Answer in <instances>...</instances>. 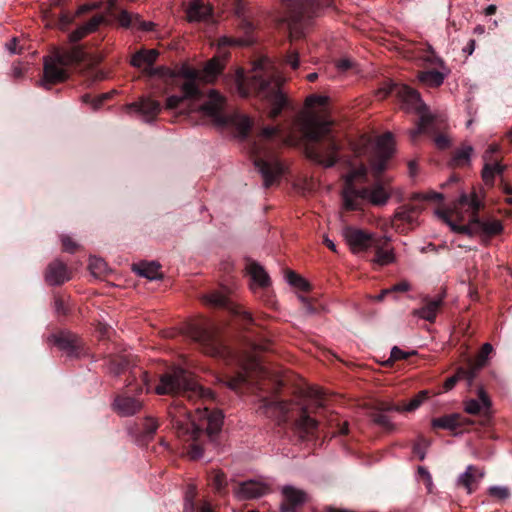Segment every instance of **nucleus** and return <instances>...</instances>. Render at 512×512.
Returning a JSON list of instances; mask_svg holds the SVG:
<instances>
[{
  "mask_svg": "<svg viewBox=\"0 0 512 512\" xmlns=\"http://www.w3.org/2000/svg\"><path fill=\"white\" fill-rule=\"evenodd\" d=\"M155 392L174 398L167 411L171 426L178 438L191 442L192 457H201L203 449L197 441L203 435L213 440L223 425L222 411L212 407L214 393L181 367L160 375Z\"/></svg>",
  "mask_w": 512,
  "mask_h": 512,
  "instance_id": "nucleus-1",
  "label": "nucleus"
},
{
  "mask_svg": "<svg viewBox=\"0 0 512 512\" xmlns=\"http://www.w3.org/2000/svg\"><path fill=\"white\" fill-rule=\"evenodd\" d=\"M159 56L155 49H141L133 54L131 65L141 69L142 73L150 78H160L167 85H176L180 79L185 81L181 84V95H171L166 100L167 109H178L187 100L199 101L204 98V92L198 85L199 81L206 83L214 82L223 72L224 64L218 59L209 60L202 71L183 64L177 70L165 66L154 67Z\"/></svg>",
  "mask_w": 512,
  "mask_h": 512,
  "instance_id": "nucleus-2",
  "label": "nucleus"
},
{
  "mask_svg": "<svg viewBox=\"0 0 512 512\" xmlns=\"http://www.w3.org/2000/svg\"><path fill=\"white\" fill-rule=\"evenodd\" d=\"M235 82L240 96L255 99L271 119L278 118L283 110L290 108V100L282 91L285 78L266 60L256 63L247 75L238 70Z\"/></svg>",
  "mask_w": 512,
  "mask_h": 512,
  "instance_id": "nucleus-3",
  "label": "nucleus"
},
{
  "mask_svg": "<svg viewBox=\"0 0 512 512\" xmlns=\"http://www.w3.org/2000/svg\"><path fill=\"white\" fill-rule=\"evenodd\" d=\"M483 206V202L476 193L471 195L463 193L454 209H437L435 213L450 226L452 231L460 234L481 235L488 238L501 234L503 225L499 220L479 216Z\"/></svg>",
  "mask_w": 512,
  "mask_h": 512,
  "instance_id": "nucleus-4",
  "label": "nucleus"
},
{
  "mask_svg": "<svg viewBox=\"0 0 512 512\" xmlns=\"http://www.w3.org/2000/svg\"><path fill=\"white\" fill-rule=\"evenodd\" d=\"M331 126L330 120L316 115H300L294 120L295 129L306 141L307 157L325 167H332L337 163L340 150Z\"/></svg>",
  "mask_w": 512,
  "mask_h": 512,
  "instance_id": "nucleus-5",
  "label": "nucleus"
},
{
  "mask_svg": "<svg viewBox=\"0 0 512 512\" xmlns=\"http://www.w3.org/2000/svg\"><path fill=\"white\" fill-rule=\"evenodd\" d=\"M388 94L395 95L402 103V108L407 111H415L419 115L416 127L411 129L409 136L412 142H416L421 134L434 136V142L439 149H446L450 140L445 134H437L444 128L445 119L429 112L427 105L422 101L419 92L405 84H393Z\"/></svg>",
  "mask_w": 512,
  "mask_h": 512,
  "instance_id": "nucleus-6",
  "label": "nucleus"
},
{
  "mask_svg": "<svg viewBox=\"0 0 512 512\" xmlns=\"http://www.w3.org/2000/svg\"><path fill=\"white\" fill-rule=\"evenodd\" d=\"M260 409L263 413L278 422V425L288 424L299 439L304 440L313 436L318 427V421L310 416L307 407L300 408L296 415L291 413L290 404L278 397L261 400Z\"/></svg>",
  "mask_w": 512,
  "mask_h": 512,
  "instance_id": "nucleus-7",
  "label": "nucleus"
},
{
  "mask_svg": "<svg viewBox=\"0 0 512 512\" xmlns=\"http://www.w3.org/2000/svg\"><path fill=\"white\" fill-rule=\"evenodd\" d=\"M367 168L361 164L350 170L346 177V188L343 191V205L348 211H356L361 208L363 200H369L373 205H384L390 198L386 184L382 180H375L370 187L357 188L356 180H366Z\"/></svg>",
  "mask_w": 512,
  "mask_h": 512,
  "instance_id": "nucleus-8",
  "label": "nucleus"
},
{
  "mask_svg": "<svg viewBox=\"0 0 512 512\" xmlns=\"http://www.w3.org/2000/svg\"><path fill=\"white\" fill-rule=\"evenodd\" d=\"M84 58L85 53L80 47L58 50L53 55L45 57L42 86L50 89L52 85L66 81L69 77L68 68L79 64Z\"/></svg>",
  "mask_w": 512,
  "mask_h": 512,
  "instance_id": "nucleus-9",
  "label": "nucleus"
},
{
  "mask_svg": "<svg viewBox=\"0 0 512 512\" xmlns=\"http://www.w3.org/2000/svg\"><path fill=\"white\" fill-rule=\"evenodd\" d=\"M285 4L291 23L289 24L291 39L300 38L305 23L317 17L324 8L330 7L334 0H282Z\"/></svg>",
  "mask_w": 512,
  "mask_h": 512,
  "instance_id": "nucleus-10",
  "label": "nucleus"
},
{
  "mask_svg": "<svg viewBox=\"0 0 512 512\" xmlns=\"http://www.w3.org/2000/svg\"><path fill=\"white\" fill-rule=\"evenodd\" d=\"M225 98L216 90H210L207 99L200 105V111L211 118L218 125L233 124L239 133L245 138L248 137L252 121L247 116H229L224 113Z\"/></svg>",
  "mask_w": 512,
  "mask_h": 512,
  "instance_id": "nucleus-11",
  "label": "nucleus"
},
{
  "mask_svg": "<svg viewBox=\"0 0 512 512\" xmlns=\"http://www.w3.org/2000/svg\"><path fill=\"white\" fill-rule=\"evenodd\" d=\"M187 333L197 347L206 355L222 357L227 353L218 330L207 320H200L188 326Z\"/></svg>",
  "mask_w": 512,
  "mask_h": 512,
  "instance_id": "nucleus-12",
  "label": "nucleus"
},
{
  "mask_svg": "<svg viewBox=\"0 0 512 512\" xmlns=\"http://www.w3.org/2000/svg\"><path fill=\"white\" fill-rule=\"evenodd\" d=\"M443 200V195L431 191L427 194L415 193L412 195L410 202L400 206L394 215L393 226L400 232L412 229L417 225V219L424 209V202Z\"/></svg>",
  "mask_w": 512,
  "mask_h": 512,
  "instance_id": "nucleus-13",
  "label": "nucleus"
},
{
  "mask_svg": "<svg viewBox=\"0 0 512 512\" xmlns=\"http://www.w3.org/2000/svg\"><path fill=\"white\" fill-rule=\"evenodd\" d=\"M245 270L250 276V289L267 306L275 304L274 295L270 289L271 279L265 269L256 261L247 259Z\"/></svg>",
  "mask_w": 512,
  "mask_h": 512,
  "instance_id": "nucleus-14",
  "label": "nucleus"
},
{
  "mask_svg": "<svg viewBox=\"0 0 512 512\" xmlns=\"http://www.w3.org/2000/svg\"><path fill=\"white\" fill-rule=\"evenodd\" d=\"M108 369L114 375H120L129 369L128 386L135 385V390L142 391L146 388L151 389V377L149 373L141 367L133 366L130 368V361L127 356L117 355L109 359Z\"/></svg>",
  "mask_w": 512,
  "mask_h": 512,
  "instance_id": "nucleus-15",
  "label": "nucleus"
},
{
  "mask_svg": "<svg viewBox=\"0 0 512 512\" xmlns=\"http://www.w3.org/2000/svg\"><path fill=\"white\" fill-rule=\"evenodd\" d=\"M254 165L263 178L265 188L278 183L284 174V166L281 161L273 154L267 157L261 156L259 147L254 144Z\"/></svg>",
  "mask_w": 512,
  "mask_h": 512,
  "instance_id": "nucleus-16",
  "label": "nucleus"
},
{
  "mask_svg": "<svg viewBox=\"0 0 512 512\" xmlns=\"http://www.w3.org/2000/svg\"><path fill=\"white\" fill-rule=\"evenodd\" d=\"M48 341L65 351L67 356L72 359H80L88 354L83 340L70 331H60L52 334Z\"/></svg>",
  "mask_w": 512,
  "mask_h": 512,
  "instance_id": "nucleus-17",
  "label": "nucleus"
},
{
  "mask_svg": "<svg viewBox=\"0 0 512 512\" xmlns=\"http://www.w3.org/2000/svg\"><path fill=\"white\" fill-rule=\"evenodd\" d=\"M394 140L391 133L383 134L377 141V148L370 160L372 175L375 180H381V175L386 170L387 162L393 154Z\"/></svg>",
  "mask_w": 512,
  "mask_h": 512,
  "instance_id": "nucleus-18",
  "label": "nucleus"
},
{
  "mask_svg": "<svg viewBox=\"0 0 512 512\" xmlns=\"http://www.w3.org/2000/svg\"><path fill=\"white\" fill-rule=\"evenodd\" d=\"M270 492V486L258 480L239 482L233 487V493L238 500L258 499Z\"/></svg>",
  "mask_w": 512,
  "mask_h": 512,
  "instance_id": "nucleus-19",
  "label": "nucleus"
},
{
  "mask_svg": "<svg viewBox=\"0 0 512 512\" xmlns=\"http://www.w3.org/2000/svg\"><path fill=\"white\" fill-rule=\"evenodd\" d=\"M343 234L354 253L367 251L376 240L372 234L354 227H346Z\"/></svg>",
  "mask_w": 512,
  "mask_h": 512,
  "instance_id": "nucleus-20",
  "label": "nucleus"
},
{
  "mask_svg": "<svg viewBox=\"0 0 512 512\" xmlns=\"http://www.w3.org/2000/svg\"><path fill=\"white\" fill-rule=\"evenodd\" d=\"M71 279V272L65 263L56 259L46 268L45 281L51 286H60Z\"/></svg>",
  "mask_w": 512,
  "mask_h": 512,
  "instance_id": "nucleus-21",
  "label": "nucleus"
},
{
  "mask_svg": "<svg viewBox=\"0 0 512 512\" xmlns=\"http://www.w3.org/2000/svg\"><path fill=\"white\" fill-rule=\"evenodd\" d=\"M213 15V7L204 0H190L186 7L189 22H206Z\"/></svg>",
  "mask_w": 512,
  "mask_h": 512,
  "instance_id": "nucleus-22",
  "label": "nucleus"
},
{
  "mask_svg": "<svg viewBox=\"0 0 512 512\" xmlns=\"http://www.w3.org/2000/svg\"><path fill=\"white\" fill-rule=\"evenodd\" d=\"M114 410L123 417L132 416L142 409V402L132 396L121 394L118 395L113 403Z\"/></svg>",
  "mask_w": 512,
  "mask_h": 512,
  "instance_id": "nucleus-23",
  "label": "nucleus"
},
{
  "mask_svg": "<svg viewBox=\"0 0 512 512\" xmlns=\"http://www.w3.org/2000/svg\"><path fill=\"white\" fill-rule=\"evenodd\" d=\"M282 494L284 497L281 504L282 512H295L296 508L303 505L306 501L305 492L292 486L283 487Z\"/></svg>",
  "mask_w": 512,
  "mask_h": 512,
  "instance_id": "nucleus-24",
  "label": "nucleus"
},
{
  "mask_svg": "<svg viewBox=\"0 0 512 512\" xmlns=\"http://www.w3.org/2000/svg\"><path fill=\"white\" fill-rule=\"evenodd\" d=\"M491 406V399L482 387L478 389V399H469L465 401V411L472 415L482 413L484 416H488Z\"/></svg>",
  "mask_w": 512,
  "mask_h": 512,
  "instance_id": "nucleus-25",
  "label": "nucleus"
},
{
  "mask_svg": "<svg viewBox=\"0 0 512 512\" xmlns=\"http://www.w3.org/2000/svg\"><path fill=\"white\" fill-rule=\"evenodd\" d=\"M127 108L142 114L147 121L155 119L161 111L160 103L148 97H141L139 101L129 104Z\"/></svg>",
  "mask_w": 512,
  "mask_h": 512,
  "instance_id": "nucleus-26",
  "label": "nucleus"
},
{
  "mask_svg": "<svg viewBox=\"0 0 512 512\" xmlns=\"http://www.w3.org/2000/svg\"><path fill=\"white\" fill-rule=\"evenodd\" d=\"M472 424V421L458 413L444 415L442 417L434 418L432 420V427L434 429H445L455 431L458 428Z\"/></svg>",
  "mask_w": 512,
  "mask_h": 512,
  "instance_id": "nucleus-27",
  "label": "nucleus"
},
{
  "mask_svg": "<svg viewBox=\"0 0 512 512\" xmlns=\"http://www.w3.org/2000/svg\"><path fill=\"white\" fill-rule=\"evenodd\" d=\"M388 238H376L371 248L374 249L373 262L379 266H386L395 261L392 249L387 248Z\"/></svg>",
  "mask_w": 512,
  "mask_h": 512,
  "instance_id": "nucleus-28",
  "label": "nucleus"
},
{
  "mask_svg": "<svg viewBox=\"0 0 512 512\" xmlns=\"http://www.w3.org/2000/svg\"><path fill=\"white\" fill-rule=\"evenodd\" d=\"M444 296H439L435 299L425 298L424 305L417 310L413 311L415 316H418L426 321L434 322L439 309L443 304Z\"/></svg>",
  "mask_w": 512,
  "mask_h": 512,
  "instance_id": "nucleus-29",
  "label": "nucleus"
},
{
  "mask_svg": "<svg viewBox=\"0 0 512 512\" xmlns=\"http://www.w3.org/2000/svg\"><path fill=\"white\" fill-rule=\"evenodd\" d=\"M484 476V473L479 471V469L474 465H469L466 471L461 474L458 478V485L462 486L467 490L468 494H471L475 491L479 479Z\"/></svg>",
  "mask_w": 512,
  "mask_h": 512,
  "instance_id": "nucleus-30",
  "label": "nucleus"
},
{
  "mask_svg": "<svg viewBox=\"0 0 512 512\" xmlns=\"http://www.w3.org/2000/svg\"><path fill=\"white\" fill-rule=\"evenodd\" d=\"M43 16L49 27L64 28L71 22L70 16L63 12L58 3L54 8L45 10Z\"/></svg>",
  "mask_w": 512,
  "mask_h": 512,
  "instance_id": "nucleus-31",
  "label": "nucleus"
},
{
  "mask_svg": "<svg viewBox=\"0 0 512 512\" xmlns=\"http://www.w3.org/2000/svg\"><path fill=\"white\" fill-rule=\"evenodd\" d=\"M475 378H476V376L474 375L473 370H470L467 366H461V367L457 368L454 375L448 377L445 380L443 389H444V391L451 390L452 388H454L456 383L460 380H465L467 382L468 386L470 387V386H472Z\"/></svg>",
  "mask_w": 512,
  "mask_h": 512,
  "instance_id": "nucleus-32",
  "label": "nucleus"
},
{
  "mask_svg": "<svg viewBox=\"0 0 512 512\" xmlns=\"http://www.w3.org/2000/svg\"><path fill=\"white\" fill-rule=\"evenodd\" d=\"M507 169V165L495 162V163H486L482 170V179L484 183L489 186L493 187L495 182V177L499 176L501 179H503V173Z\"/></svg>",
  "mask_w": 512,
  "mask_h": 512,
  "instance_id": "nucleus-33",
  "label": "nucleus"
},
{
  "mask_svg": "<svg viewBox=\"0 0 512 512\" xmlns=\"http://www.w3.org/2000/svg\"><path fill=\"white\" fill-rule=\"evenodd\" d=\"M493 351V347L490 343H485L477 357H476V360L475 361H469L467 363V367L470 369V370H473L474 371V375L477 376L478 372L480 371V369H482L486 362H487V359H488V356L490 355V353Z\"/></svg>",
  "mask_w": 512,
  "mask_h": 512,
  "instance_id": "nucleus-34",
  "label": "nucleus"
},
{
  "mask_svg": "<svg viewBox=\"0 0 512 512\" xmlns=\"http://www.w3.org/2000/svg\"><path fill=\"white\" fill-rule=\"evenodd\" d=\"M417 78L429 87H439L443 83L445 75L438 70H427L419 71Z\"/></svg>",
  "mask_w": 512,
  "mask_h": 512,
  "instance_id": "nucleus-35",
  "label": "nucleus"
},
{
  "mask_svg": "<svg viewBox=\"0 0 512 512\" xmlns=\"http://www.w3.org/2000/svg\"><path fill=\"white\" fill-rule=\"evenodd\" d=\"M234 12L238 18L241 19L245 32L251 33L254 30V25L248 20L246 0H235Z\"/></svg>",
  "mask_w": 512,
  "mask_h": 512,
  "instance_id": "nucleus-36",
  "label": "nucleus"
},
{
  "mask_svg": "<svg viewBox=\"0 0 512 512\" xmlns=\"http://www.w3.org/2000/svg\"><path fill=\"white\" fill-rule=\"evenodd\" d=\"M141 436L143 441L150 440L158 429V422L152 417H146L141 421Z\"/></svg>",
  "mask_w": 512,
  "mask_h": 512,
  "instance_id": "nucleus-37",
  "label": "nucleus"
},
{
  "mask_svg": "<svg viewBox=\"0 0 512 512\" xmlns=\"http://www.w3.org/2000/svg\"><path fill=\"white\" fill-rule=\"evenodd\" d=\"M160 265L156 262H143L139 265L138 273L139 275L146 277L150 280L157 279L161 277L159 274Z\"/></svg>",
  "mask_w": 512,
  "mask_h": 512,
  "instance_id": "nucleus-38",
  "label": "nucleus"
},
{
  "mask_svg": "<svg viewBox=\"0 0 512 512\" xmlns=\"http://www.w3.org/2000/svg\"><path fill=\"white\" fill-rule=\"evenodd\" d=\"M209 484L218 492L223 493L227 487L226 475L219 470L213 471L209 475Z\"/></svg>",
  "mask_w": 512,
  "mask_h": 512,
  "instance_id": "nucleus-39",
  "label": "nucleus"
},
{
  "mask_svg": "<svg viewBox=\"0 0 512 512\" xmlns=\"http://www.w3.org/2000/svg\"><path fill=\"white\" fill-rule=\"evenodd\" d=\"M288 283L301 291H308L310 284L299 274L294 271L288 270L286 273Z\"/></svg>",
  "mask_w": 512,
  "mask_h": 512,
  "instance_id": "nucleus-40",
  "label": "nucleus"
},
{
  "mask_svg": "<svg viewBox=\"0 0 512 512\" xmlns=\"http://www.w3.org/2000/svg\"><path fill=\"white\" fill-rule=\"evenodd\" d=\"M473 149L471 146L463 147L460 150L455 151L452 162L455 166H464L469 163L470 155Z\"/></svg>",
  "mask_w": 512,
  "mask_h": 512,
  "instance_id": "nucleus-41",
  "label": "nucleus"
},
{
  "mask_svg": "<svg viewBox=\"0 0 512 512\" xmlns=\"http://www.w3.org/2000/svg\"><path fill=\"white\" fill-rule=\"evenodd\" d=\"M430 446V441L423 436H420L413 444V453L420 461H423L426 456V451Z\"/></svg>",
  "mask_w": 512,
  "mask_h": 512,
  "instance_id": "nucleus-42",
  "label": "nucleus"
},
{
  "mask_svg": "<svg viewBox=\"0 0 512 512\" xmlns=\"http://www.w3.org/2000/svg\"><path fill=\"white\" fill-rule=\"evenodd\" d=\"M204 300L207 304L214 307H226L228 304V298L220 292H212L206 295Z\"/></svg>",
  "mask_w": 512,
  "mask_h": 512,
  "instance_id": "nucleus-43",
  "label": "nucleus"
},
{
  "mask_svg": "<svg viewBox=\"0 0 512 512\" xmlns=\"http://www.w3.org/2000/svg\"><path fill=\"white\" fill-rule=\"evenodd\" d=\"M89 269L94 276L100 277L107 271V264L101 258L92 257L89 262Z\"/></svg>",
  "mask_w": 512,
  "mask_h": 512,
  "instance_id": "nucleus-44",
  "label": "nucleus"
},
{
  "mask_svg": "<svg viewBox=\"0 0 512 512\" xmlns=\"http://www.w3.org/2000/svg\"><path fill=\"white\" fill-rule=\"evenodd\" d=\"M429 398V392L427 390L420 391L417 395H415L409 403L403 407L401 410L405 411H414L416 410L425 400Z\"/></svg>",
  "mask_w": 512,
  "mask_h": 512,
  "instance_id": "nucleus-45",
  "label": "nucleus"
},
{
  "mask_svg": "<svg viewBox=\"0 0 512 512\" xmlns=\"http://www.w3.org/2000/svg\"><path fill=\"white\" fill-rule=\"evenodd\" d=\"M271 346V340L265 335H260L258 339H255L251 342V348L255 353L269 351Z\"/></svg>",
  "mask_w": 512,
  "mask_h": 512,
  "instance_id": "nucleus-46",
  "label": "nucleus"
},
{
  "mask_svg": "<svg viewBox=\"0 0 512 512\" xmlns=\"http://www.w3.org/2000/svg\"><path fill=\"white\" fill-rule=\"evenodd\" d=\"M109 98V94H101L98 97H92L90 94H84L82 96V102L91 105L94 111L98 110L103 103Z\"/></svg>",
  "mask_w": 512,
  "mask_h": 512,
  "instance_id": "nucleus-47",
  "label": "nucleus"
},
{
  "mask_svg": "<svg viewBox=\"0 0 512 512\" xmlns=\"http://www.w3.org/2000/svg\"><path fill=\"white\" fill-rule=\"evenodd\" d=\"M98 25V22L95 21V22H92V23H89L87 26L85 27H82V28H79L75 31H73L70 35V39L71 41L73 42H77L79 40H81L82 38H84L88 33L92 32L93 30L96 29Z\"/></svg>",
  "mask_w": 512,
  "mask_h": 512,
  "instance_id": "nucleus-48",
  "label": "nucleus"
},
{
  "mask_svg": "<svg viewBox=\"0 0 512 512\" xmlns=\"http://www.w3.org/2000/svg\"><path fill=\"white\" fill-rule=\"evenodd\" d=\"M235 314L238 316L240 324L243 326L244 329L249 330L250 327H252L255 324L254 318L252 317L250 312L243 310L242 308H237Z\"/></svg>",
  "mask_w": 512,
  "mask_h": 512,
  "instance_id": "nucleus-49",
  "label": "nucleus"
},
{
  "mask_svg": "<svg viewBox=\"0 0 512 512\" xmlns=\"http://www.w3.org/2000/svg\"><path fill=\"white\" fill-rule=\"evenodd\" d=\"M54 308L58 315L66 316L70 312V308L63 295L57 294L54 296Z\"/></svg>",
  "mask_w": 512,
  "mask_h": 512,
  "instance_id": "nucleus-50",
  "label": "nucleus"
},
{
  "mask_svg": "<svg viewBox=\"0 0 512 512\" xmlns=\"http://www.w3.org/2000/svg\"><path fill=\"white\" fill-rule=\"evenodd\" d=\"M409 354L394 346L390 353V358L384 362L385 366H391L395 361L408 358Z\"/></svg>",
  "mask_w": 512,
  "mask_h": 512,
  "instance_id": "nucleus-51",
  "label": "nucleus"
},
{
  "mask_svg": "<svg viewBox=\"0 0 512 512\" xmlns=\"http://www.w3.org/2000/svg\"><path fill=\"white\" fill-rule=\"evenodd\" d=\"M373 421L380 425L381 427L391 430L393 428L392 423L390 422L389 418L381 412H372L371 414Z\"/></svg>",
  "mask_w": 512,
  "mask_h": 512,
  "instance_id": "nucleus-52",
  "label": "nucleus"
},
{
  "mask_svg": "<svg viewBox=\"0 0 512 512\" xmlns=\"http://www.w3.org/2000/svg\"><path fill=\"white\" fill-rule=\"evenodd\" d=\"M154 24L152 22H146L141 19L138 14H133V23L130 28H137L142 31H151Z\"/></svg>",
  "mask_w": 512,
  "mask_h": 512,
  "instance_id": "nucleus-53",
  "label": "nucleus"
},
{
  "mask_svg": "<svg viewBox=\"0 0 512 512\" xmlns=\"http://www.w3.org/2000/svg\"><path fill=\"white\" fill-rule=\"evenodd\" d=\"M489 494L503 500L509 497L510 492L506 487L492 486L489 488Z\"/></svg>",
  "mask_w": 512,
  "mask_h": 512,
  "instance_id": "nucleus-54",
  "label": "nucleus"
},
{
  "mask_svg": "<svg viewBox=\"0 0 512 512\" xmlns=\"http://www.w3.org/2000/svg\"><path fill=\"white\" fill-rule=\"evenodd\" d=\"M427 51H428V55H426V57L424 58V60L426 62H428L431 65H435V66L442 67L444 65V61L435 54V52L431 46H428Z\"/></svg>",
  "mask_w": 512,
  "mask_h": 512,
  "instance_id": "nucleus-55",
  "label": "nucleus"
},
{
  "mask_svg": "<svg viewBox=\"0 0 512 512\" xmlns=\"http://www.w3.org/2000/svg\"><path fill=\"white\" fill-rule=\"evenodd\" d=\"M285 63L289 65L292 69H297L299 67V55L296 51H290L285 56Z\"/></svg>",
  "mask_w": 512,
  "mask_h": 512,
  "instance_id": "nucleus-56",
  "label": "nucleus"
},
{
  "mask_svg": "<svg viewBox=\"0 0 512 512\" xmlns=\"http://www.w3.org/2000/svg\"><path fill=\"white\" fill-rule=\"evenodd\" d=\"M118 20L123 27L130 28L133 23V14L123 10L120 12Z\"/></svg>",
  "mask_w": 512,
  "mask_h": 512,
  "instance_id": "nucleus-57",
  "label": "nucleus"
},
{
  "mask_svg": "<svg viewBox=\"0 0 512 512\" xmlns=\"http://www.w3.org/2000/svg\"><path fill=\"white\" fill-rule=\"evenodd\" d=\"M280 134V129L275 126H267L262 129L261 136L266 139H272Z\"/></svg>",
  "mask_w": 512,
  "mask_h": 512,
  "instance_id": "nucleus-58",
  "label": "nucleus"
},
{
  "mask_svg": "<svg viewBox=\"0 0 512 512\" xmlns=\"http://www.w3.org/2000/svg\"><path fill=\"white\" fill-rule=\"evenodd\" d=\"M62 247L64 251L74 253L77 250L78 245L70 237L64 236L62 237Z\"/></svg>",
  "mask_w": 512,
  "mask_h": 512,
  "instance_id": "nucleus-59",
  "label": "nucleus"
},
{
  "mask_svg": "<svg viewBox=\"0 0 512 512\" xmlns=\"http://www.w3.org/2000/svg\"><path fill=\"white\" fill-rule=\"evenodd\" d=\"M393 410L400 411L401 409L399 407L394 406L391 403L381 401L376 404L375 410L373 412L384 413Z\"/></svg>",
  "mask_w": 512,
  "mask_h": 512,
  "instance_id": "nucleus-60",
  "label": "nucleus"
},
{
  "mask_svg": "<svg viewBox=\"0 0 512 512\" xmlns=\"http://www.w3.org/2000/svg\"><path fill=\"white\" fill-rule=\"evenodd\" d=\"M500 188L503 191V193H505L506 195L511 196L506 201H507V203L509 205H512V186L509 185L508 183H506L504 181V179H501V181H500Z\"/></svg>",
  "mask_w": 512,
  "mask_h": 512,
  "instance_id": "nucleus-61",
  "label": "nucleus"
},
{
  "mask_svg": "<svg viewBox=\"0 0 512 512\" xmlns=\"http://www.w3.org/2000/svg\"><path fill=\"white\" fill-rule=\"evenodd\" d=\"M410 289V285L409 283L405 282V281H402V282H399L397 284H395L392 288H391V292L392 291H395V292H406Z\"/></svg>",
  "mask_w": 512,
  "mask_h": 512,
  "instance_id": "nucleus-62",
  "label": "nucleus"
},
{
  "mask_svg": "<svg viewBox=\"0 0 512 512\" xmlns=\"http://www.w3.org/2000/svg\"><path fill=\"white\" fill-rule=\"evenodd\" d=\"M352 67V61L349 59H340L337 62V68L341 71H346Z\"/></svg>",
  "mask_w": 512,
  "mask_h": 512,
  "instance_id": "nucleus-63",
  "label": "nucleus"
},
{
  "mask_svg": "<svg viewBox=\"0 0 512 512\" xmlns=\"http://www.w3.org/2000/svg\"><path fill=\"white\" fill-rule=\"evenodd\" d=\"M17 38H13L8 44H7V48L10 52L12 53H16L17 52Z\"/></svg>",
  "mask_w": 512,
  "mask_h": 512,
  "instance_id": "nucleus-64",
  "label": "nucleus"
}]
</instances>
